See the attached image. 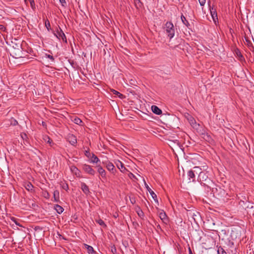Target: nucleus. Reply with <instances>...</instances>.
<instances>
[{
	"label": "nucleus",
	"instance_id": "8fccbe9b",
	"mask_svg": "<svg viewBox=\"0 0 254 254\" xmlns=\"http://www.w3.org/2000/svg\"><path fill=\"white\" fill-rule=\"evenodd\" d=\"M54 206L58 207V206H61L59 205V204H56Z\"/></svg>",
	"mask_w": 254,
	"mask_h": 254
},
{
	"label": "nucleus",
	"instance_id": "4be33fe9",
	"mask_svg": "<svg viewBox=\"0 0 254 254\" xmlns=\"http://www.w3.org/2000/svg\"><path fill=\"white\" fill-rule=\"evenodd\" d=\"M96 222L98 223L100 225L103 226L104 227H106V225L104 223V222L101 219H96Z\"/></svg>",
	"mask_w": 254,
	"mask_h": 254
},
{
	"label": "nucleus",
	"instance_id": "72a5a7b5",
	"mask_svg": "<svg viewBox=\"0 0 254 254\" xmlns=\"http://www.w3.org/2000/svg\"><path fill=\"white\" fill-rule=\"evenodd\" d=\"M71 171L72 172H75L76 173V171H78V169L77 167L74 166H72L70 168Z\"/></svg>",
	"mask_w": 254,
	"mask_h": 254
},
{
	"label": "nucleus",
	"instance_id": "6ab92c4d",
	"mask_svg": "<svg viewBox=\"0 0 254 254\" xmlns=\"http://www.w3.org/2000/svg\"><path fill=\"white\" fill-rule=\"evenodd\" d=\"M111 91L114 95L118 96L121 99H123L125 97L123 94L114 89H112Z\"/></svg>",
	"mask_w": 254,
	"mask_h": 254
},
{
	"label": "nucleus",
	"instance_id": "f03ea898",
	"mask_svg": "<svg viewBox=\"0 0 254 254\" xmlns=\"http://www.w3.org/2000/svg\"><path fill=\"white\" fill-rule=\"evenodd\" d=\"M165 29L168 37L172 39L175 36V29L173 23L171 21H167L165 24Z\"/></svg>",
	"mask_w": 254,
	"mask_h": 254
},
{
	"label": "nucleus",
	"instance_id": "dca6fc26",
	"mask_svg": "<svg viewBox=\"0 0 254 254\" xmlns=\"http://www.w3.org/2000/svg\"><path fill=\"white\" fill-rule=\"evenodd\" d=\"M181 20H182V22H183V23L186 25L188 28H190V23L188 22V21L186 19L185 16L183 14H182L181 16Z\"/></svg>",
	"mask_w": 254,
	"mask_h": 254
},
{
	"label": "nucleus",
	"instance_id": "ea45409f",
	"mask_svg": "<svg viewBox=\"0 0 254 254\" xmlns=\"http://www.w3.org/2000/svg\"><path fill=\"white\" fill-rule=\"evenodd\" d=\"M43 194H44V195L45 197L47 198L49 197L50 195H49V193L47 191H45L43 193Z\"/></svg>",
	"mask_w": 254,
	"mask_h": 254
},
{
	"label": "nucleus",
	"instance_id": "58836bf2",
	"mask_svg": "<svg viewBox=\"0 0 254 254\" xmlns=\"http://www.w3.org/2000/svg\"><path fill=\"white\" fill-rule=\"evenodd\" d=\"M84 154H85V156L86 157H87L88 158H89L91 156V153L89 152V151H88V150H86L85 151V153Z\"/></svg>",
	"mask_w": 254,
	"mask_h": 254
},
{
	"label": "nucleus",
	"instance_id": "4c0bfd02",
	"mask_svg": "<svg viewBox=\"0 0 254 254\" xmlns=\"http://www.w3.org/2000/svg\"><path fill=\"white\" fill-rule=\"evenodd\" d=\"M11 124L13 126H15L18 124V122L15 119H12L11 121Z\"/></svg>",
	"mask_w": 254,
	"mask_h": 254
},
{
	"label": "nucleus",
	"instance_id": "f257e3e1",
	"mask_svg": "<svg viewBox=\"0 0 254 254\" xmlns=\"http://www.w3.org/2000/svg\"><path fill=\"white\" fill-rule=\"evenodd\" d=\"M200 184L202 186L205 188V190L207 191L211 190L213 195L216 197H222L226 194L225 190L219 186L215 185V187L211 188L208 185L203 182H201Z\"/></svg>",
	"mask_w": 254,
	"mask_h": 254
},
{
	"label": "nucleus",
	"instance_id": "9d476101",
	"mask_svg": "<svg viewBox=\"0 0 254 254\" xmlns=\"http://www.w3.org/2000/svg\"><path fill=\"white\" fill-rule=\"evenodd\" d=\"M81 189L82 190L83 192L86 194H88L90 193L88 186H87L85 183L82 182L81 183Z\"/></svg>",
	"mask_w": 254,
	"mask_h": 254
},
{
	"label": "nucleus",
	"instance_id": "de8ad7c7",
	"mask_svg": "<svg viewBox=\"0 0 254 254\" xmlns=\"http://www.w3.org/2000/svg\"><path fill=\"white\" fill-rule=\"evenodd\" d=\"M206 138H205V139L206 140H209V138H210V137L209 135H208L207 134H206Z\"/></svg>",
	"mask_w": 254,
	"mask_h": 254
},
{
	"label": "nucleus",
	"instance_id": "e433bc0d",
	"mask_svg": "<svg viewBox=\"0 0 254 254\" xmlns=\"http://www.w3.org/2000/svg\"><path fill=\"white\" fill-rule=\"evenodd\" d=\"M59 192L58 190H56L55 191H54V198H55V199L56 200V197L58 196L59 197Z\"/></svg>",
	"mask_w": 254,
	"mask_h": 254
},
{
	"label": "nucleus",
	"instance_id": "39448f33",
	"mask_svg": "<svg viewBox=\"0 0 254 254\" xmlns=\"http://www.w3.org/2000/svg\"><path fill=\"white\" fill-rule=\"evenodd\" d=\"M81 168L85 173L90 175L94 176L96 174V171L90 165L83 164L82 165Z\"/></svg>",
	"mask_w": 254,
	"mask_h": 254
},
{
	"label": "nucleus",
	"instance_id": "20e7f679",
	"mask_svg": "<svg viewBox=\"0 0 254 254\" xmlns=\"http://www.w3.org/2000/svg\"><path fill=\"white\" fill-rule=\"evenodd\" d=\"M18 48L17 49H13V50L12 51L11 55H12V57L16 59L24 58L22 51L21 46H18Z\"/></svg>",
	"mask_w": 254,
	"mask_h": 254
},
{
	"label": "nucleus",
	"instance_id": "aec40b11",
	"mask_svg": "<svg viewBox=\"0 0 254 254\" xmlns=\"http://www.w3.org/2000/svg\"><path fill=\"white\" fill-rule=\"evenodd\" d=\"M25 188L27 190L32 191L33 190V186L31 183L28 182L25 184Z\"/></svg>",
	"mask_w": 254,
	"mask_h": 254
},
{
	"label": "nucleus",
	"instance_id": "bb28decb",
	"mask_svg": "<svg viewBox=\"0 0 254 254\" xmlns=\"http://www.w3.org/2000/svg\"><path fill=\"white\" fill-rule=\"evenodd\" d=\"M45 26L47 28V30L48 31H50V30L51 29V25H50V21H49V20L47 19L45 21Z\"/></svg>",
	"mask_w": 254,
	"mask_h": 254
},
{
	"label": "nucleus",
	"instance_id": "0eeeda50",
	"mask_svg": "<svg viewBox=\"0 0 254 254\" xmlns=\"http://www.w3.org/2000/svg\"><path fill=\"white\" fill-rule=\"evenodd\" d=\"M115 164L119 169L122 172L124 173L126 171H127L126 167L124 166V164L120 160H117L115 161Z\"/></svg>",
	"mask_w": 254,
	"mask_h": 254
},
{
	"label": "nucleus",
	"instance_id": "7ed1b4c3",
	"mask_svg": "<svg viewBox=\"0 0 254 254\" xmlns=\"http://www.w3.org/2000/svg\"><path fill=\"white\" fill-rule=\"evenodd\" d=\"M196 169H199L198 167H194L192 169L189 171L187 173V180L188 183L194 182L195 181V174H197Z\"/></svg>",
	"mask_w": 254,
	"mask_h": 254
},
{
	"label": "nucleus",
	"instance_id": "ddd939ff",
	"mask_svg": "<svg viewBox=\"0 0 254 254\" xmlns=\"http://www.w3.org/2000/svg\"><path fill=\"white\" fill-rule=\"evenodd\" d=\"M151 110L153 113L159 115L162 114L161 110L156 105H152L151 106Z\"/></svg>",
	"mask_w": 254,
	"mask_h": 254
},
{
	"label": "nucleus",
	"instance_id": "393cba45",
	"mask_svg": "<svg viewBox=\"0 0 254 254\" xmlns=\"http://www.w3.org/2000/svg\"><path fill=\"white\" fill-rule=\"evenodd\" d=\"M85 247L87 248L89 254H93L95 253L93 248L91 246L85 245Z\"/></svg>",
	"mask_w": 254,
	"mask_h": 254
},
{
	"label": "nucleus",
	"instance_id": "a18cd8bd",
	"mask_svg": "<svg viewBox=\"0 0 254 254\" xmlns=\"http://www.w3.org/2000/svg\"><path fill=\"white\" fill-rule=\"evenodd\" d=\"M11 219L13 221H14V222L15 223V224H16V225H19V224H17V222H16V219H15L14 217H12V218H11Z\"/></svg>",
	"mask_w": 254,
	"mask_h": 254
},
{
	"label": "nucleus",
	"instance_id": "6e6552de",
	"mask_svg": "<svg viewBox=\"0 0 254 254\" xmlns=\"http://www.w3.org/2000/svg\"><path fill=\"white\" fill-rule=\"evenodd\" d=\"M67 140L72 145H75L77 143L76 137L71 134L67 135Z\"/></svg>",
	"mask_w": 254,
	"mask_h": 254
},
{
	"label": "nucleus",
	"instance_id": "473e14b6",
	"mask_svg": "<svg viewBox=\"0 0 254 254\" xmlns=\"http://www.w3.org/2000/svg\"><path fill=\"white\" fill-rule=\"evenodd\" d=\"M47 139L48 140L47 141V142L48 143H49L51 146H53V144H54V143L53 142V141L49 137H47Z\"/></svg>",
	"mask_w": 254,
	"mask_h": 254
},
{
	"label": "nucleus",
	"instance_id": "cd10ccee",
	"mask_svg": "<svg viewBox=\"0 0 254 254\" xmlns=\"http://www.w3.org/2000/svg\"><path fill=\"white\" fill-rule=\"evenodd\" d=\"M217 253H218V254H227L226 252L221 247H219L218 249Z\"/></svg>",
	"mask_w": 254,
	"mask_h": 254
},
{
	"label": "nucleus",
	"instance_id": "c9c22d12",
	"mask_svg": "<svg viewBox=\"0 0 254 254\" xmlns=\"http://www.w3.org/2000/svg\"><path fill=\"white\" fill-rule=\"evenodd\" d=\"M236 54H237V55L239 57H240V58H243V56H242V55L241 54V52H240V50H239L237 49V50H236Z\"/></svg>",
	"mask_w": 254,
	"mask_h": 254
},
{
	"label": "nucleus",
	"instance_id": "7c9ffc66",
	"mask_svg": "<svg viewBox=\"0 0 254 254\" xmlns=\"http://www.w3.org/2000/svg\"><path fill=\"white\" fill-rule=\"evenodd\" d=\"M31 8L34 10L35 8V2L34 0H29Z\"/></svg>",
	"mask_w": 254,
	"mask_h": 254
},
{
	"label": "nucleus",
	"instance_id": "f704fd0d",
	"mask_svg": "<svg viewBox=\"0 0 254 254\" xmlns=\"http://www.w3.org/2000/svg\"><path fill=\"white\" fill-rule=\"evenodd\" d=\"M201 6H203L205 3L206 0H198Z\"/></svg>",
	"mask_w": 254,
	"mask_h": 254
},
{
	"label": "nucleus",
	"instance_id": "9b49d317",
	"mask_svg": "<svg viewBox=\"0 0 254 254\" xmlns=\"http://www.w3.org/2000/svg\"><path fill=\"white\" fill-rule=\"evenodd\" d=\"M97 171L99 174L101 176L102 178L106 177V172L105 170L100 165H97L96 166Z\"/></svg>",
	"mask_w": 254,
	"mask_h": 254
},
{
	"label": "nucleus",
	"instance_id": "412c9836",
	"mask_svg": "<svg viewBox=\"0 0 254 254\" xmlns=\"http://www.w3.org/2000/svg\"><path fill=\"white\" fill-rule=\"evenodd\" d=\"M209 7L211 15H214L215 14L217 13L216 8L214 7L213 5L212 6H209Z\"/></svg>",
	"mask_w": 254,
	"mask_h": 254
},
{
	"label": "nucleus",
	"instance_id": "4468645a",
	"mask_svg": "<svg viewBox=\"0 0 254 254\" xmlns=\"http://www.w3.org/2000/svg\"><path fill=\"white\" fill-rule=\"evenodd\" d=\"M106 167L108 171L112 172V173H114L116 171L115 169V166L113 164L110 162H109L106 164Z\"/></svg>",
	"mask_w": 254,
	"mask_h": 254
},
{
	"label": "nucleus",
	"instance_id": "a211bd4d",
	"mask_svg": "<svg viewBox=\"0 0 254 254\" xmlns=\"http://www.w3.org/2000/svg\"><path fill=\"white\" fill-rule=\"evenodd\" d=\"M60 186L63 190L66 191H67V190H68V186L66 182L64 181L61 182Z\"/></svg>",
	"mask_w": 254,
	"mask_h": 254
},
{
	"label": "nucleus",
	"instance_id": "2f4dec72",
	"mask_svg": "<svg viewBox=\"0 0 254 254\" xmlns=\"http://www.w3.org/2000/svg\"><path fill=\"white\" fill-rule=\"evenodd\" d=\"M60 2L61 3V5L65 7L66 6V2L65 0H59Z\"/></svg>",
	"mask_w": 254,
	"mask_h": 254
},
{
	"label": "nucleus",
	"instance_id": "5701e85b",
	"mask_svg": "<svg viewBox=\"0 0 254 254\" xmlns=\"http://www.w3.org/2000/svg\"><path fill=\"white\" fill-rule=\"evenodd\" d=\"M54 210H56L57 212L59 214L62 213L64 210V207H52Z\"/></svg>",
	"mask_w": 254,
	"mask_h": 254
},
{
	"label": "nucleus",
	"instance_id": "a878e982",
	"mask_svg": "<svg viewBox=\"0 0 254 254\" xmlns=\"http://www.w3.org/2000/svg\"><path fill=\"white\" fill-rule=\"evenodd\" d=\"M73 122L75 124L78 125H80L82 122L81 120L78 117H75L73 120Z\"/></svg>",
	"mask_w": 254,
	"mask_h": 254
},
{
	"label": "nucleus",
	"instance_id": "c85d7f7f",
	"mask_svg": "<svg viewBox=\"0 0 254 254\" xmlns=\"http://www.w3.org/2000/svg\"><path fill=\"white\" fill-rule=\"evenodd\" d=\"M211 17L213 19L214 22L216 24L217 22H218L217 13L215 14L214 15H212Z\"/></svg>",
	"mask_w": 254,
	"mask_h": 254
},
{
	"label": "nucleus",
	"instance_id": "49530a36",
	"mask_svg": "<svg viewBox=\"0 0 254 254\" xmlns=\"http://www.w3.org/2000/svg\"><path fill=\"white\" fill-rule=\"evenodd\" d=\"M129 177L130 178H131V177H133V178H134V177H135L134 175L132 173H130L129 174Z\"/></svg>",
	"mask_w": 254,
	"mask_h": 254
},
{
	"label": "nucleus",
	"instance_id": "2eb2a0df",
	"mask_svg": "<svg viewBox=\"0 0 254 254\" xmlns=\"http://www.w3.org/2000/svg\"><path fill=\"white\" fill-rule=\"evenodd\" d=\"M198 178L200 179V181H207V180L208 179L207 175L205 173L202 172H199V174L198 175Z\"/></svg>",
	"mask_w": 254,
	"mask_h": 254
},
{
	"label": "nucleus",
	"instance_id": "c756f323",
	"mask_svg": "<svg viewBox=\"0 0 254 254\" xmlns=\"http://www.w3.org/2000/svg\"><path fill=\"white\" fill-rule=\"evenodd\" d=\"M45 56L46 58L49 59L52 62H54L55 59L53 56L46 54Z\"/></svg>",
	"mask_w": 254,
	"mask_h": 254
},
{
	"label": "nucleus",
	"instance_id": "1a4fd4ad",
	"mask_svg": "<svg viewBox=\"0 0 254 254\" xmlns=\"http://www.w3.org/2000/svg\"><path fill=\"white\" fill-rule=\"evenodd\" d=\"M146 189H147V190L149 192L152 197L154 200V201L156 202L157 204L159 205L157 195L154 193V192L148 186H146Z\"/></svg>",
	"mask_w": 254,
	"mask_h": 254
},
{
	"label": "nucleus",
	"instance_id": "423d86ee",
	"mask_svg": "<svg viewBox=\"0 0 254 254\" xmlns=\"http://www.w3.org/2000/svg\"><path fill=\"white\" fill-rule=\"evenodd\" d=\"M59 29L57 31V33H55L54 35L57 37L59 39H62L64 42L65 43H67V40L66 36L63 31L62 29L59 26Z\"/></svg>",
	"mask_w": 254,
	"mask_h": 254
},
{
	"label": "nucleus",
	"instance_id": "603ef678",
	"mask_svg": "<svg viewBox=\"0 0 254 254\" xmlns=\"http://www.w3.org/2000/svg\"><path fill=\"white\" fill-rule=\"evenodd\" d=\"M26 0H25V1H26Z\"/></svg>",
	"mask_w": 254,
	"mask_h": 254
},
{
	"label": "nucleus",
	"instance_id": "f3484780",
	"mask_svg": "<svg viewBox=\"0 0 254 254\" xmlns=\"http://www.w3.org/2000/svg\"><path fill=\"white\" fill-rule=\"evenodd\" d=\"M90 162L97 164L98 162H100V160L95 155L92 154Z\"/></svg>",
	"mask_w": 254,
	"mask_h": 254
},
{
	"label": "nucleus",
	"instance_id": "a19ab883",
	"mask_svg": "<svg viewBox=\"0 0 254 254\" xmlns=\"http://www.w3.org/2000/svg\"><path fill=\"white\" fill-rule=\"evenodd\" d=\"M239 204L240 206H243V205H245V201L244 200H241L239 202Z\"/></svg>",
	"mask_w": 254,
	"mask_h": 254
},
{
	"label": "nucleus",
	"instance_id": "37998d69",
	"mask_svg": "<svg viewBox=\"0 0 254 254\" xmlns=\"http://www.w3.org/2000/svg\"><path fill=\"white\" fill-rule=\"evenodd\" d=\"M113 216H114L115 218H117V217L119 216L118 213L117 212H116L113 214Z\"/></svg>",
	"mask_w": 254,
	"mask_h": 254
},
{
	"label": "nucleus",
	"instance_id": "c03bdc74",
	"mask_svg": "<svg viewBox=\"0 0 254 254\" xmlns=\"http://www.w3.org/2000/svg\"><path fill=\"white\" fill-rule=\"evenodd\" d=\"M111 251L112 252V253H116V249L115 247H112V249H111Z\"/></svg>",
	"mask_w": 254,
	"mask_h": 254
},
{
	"label": "nucleus",
	"instance_id": "b1692460",
	"mask_svg": "<svg viewBox=\"0 0 254 254\" xmlns=\"http://www.w3.org/2000/svg\"><path fill=\"white\" fill-rule=\"evenodd\" d=\"M140 207H138L137 210H136V212L138 214V215L140 217L142 218L144 216V213L143 211L140 209Z\"/></svg>",
	"mask_w": 254,
	"mask_h": 254
},
{
	"label": "nucleus",
	"instance_id": "3c124183",
	"mask_svg": "<svg viewBox=\"0 0 254 254\" xmlns=\"http://www.w3.org/2000/svg\"><path fill=\"white\" fill-rule=\"evenodd\" d=\"M208 181L210 182H212V181L210 179H208Z\"/></svg>",
	"mask_w": 254,
	"mask_h": 254
},
{
	"label": "nucleus",
	"instance_id": "f8f14e48",
	"mask_svg": "<svg viewBox=\"0 0 254 254\" xmlns=\"http://www.w3.org/2000/svg\"><path fill=\"white\" fill-rule=\"evenodd\" d=\"M159 215L160 219L164 223L167 224L168 222V219L165 212L162 211L160 212Z\"/></svg>",
	"mask_w": 254,
	"mask_h": 254
},
{
	"label": "nucleus",
	"instance_id": "79ce46f5",
	"mask_svg": "<svg viewBox=\"0 0 254 254\" xmlns=\"http://www.w3.org/2000/svg\"><path fill=\"white\" fill-rule=\"evenodd\" d=\"M245 39H246V42H247V45H248L249 46L250 45H252V43L251 42V41H250L249 40H248V39H246V38H245Z\"/></svg>",
	"mask_w": 254,
	"mask_h": 254
},
{
	"label": "nucleus",
	"instance_id": "09e8293b",
	"mask_svg": "<svg viewBox=\"0 0 254 254\" xmlns=\"http://www.w3.org/2000/svg\"><path fill=\"white\" fill-rule=\"evenodd\" d=\"M196 172H197V174L199 173L200 172L201 169L199 167V169H196Z\"/></svg>",
	"mask_w": 254,
	"mask_h": 254
}]
</instances>
